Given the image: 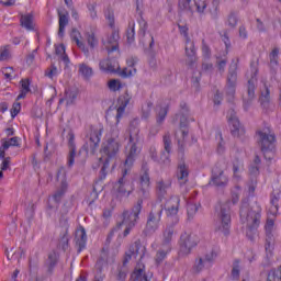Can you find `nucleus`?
Here are the masks:
<instances>
[{
  "label": "nucleus",
  "mask_w": 281,
  "mask_h": 281,
  "mask_svg": "<svg viewBox=\"0 0 281 281\" xmlns=\"http://www.w3.org/2000/svg\"><path fill=\"white\" fill-rule=\"evenodd\" d=\"M108 139L112 142H120V128H117V125L112 127L111 137Z\"/></svg>",
  "instance_id": "56"
},
{
  "label": "nucleus",
  "mask_w": 281,
  "mask_h": 281,
  "mask_svg": "<svg viewBox=\"0 0 281 281\" xmlns=\"http://www.w3.org/2000/svg\"><path fill=\"white\" fill-rule=\"evenodd\" d=\"M172 236H175V224L167 225L162 232V240L172 243Z\"/></svg>",
  "instance_id": "35"
},
{
  "label": "nucleus",
  "mask_w": 281,
  "mask_h": 281,
  "mask_svg": "<svg viewBox=\"0 0 281 281\" xmlns=\"http://www.w3.org/2000/svg\"><path fill=\"white\" fill-rule=\"evenodd\" d=\"M45 76L46 78H50V80H54L55 76H58V68H56V66H52L50 68H47L45 70Z\"/></svg>",
  "instance_id": "54"
},
{
  "label": "nucleus",
  "mask_w": 281,
  "mask_h": 281,
  "mask_svg": "<svg viewBox=\"0 0 281 281\" xmlns=\"http://www.w3.org/2000/svg\"><path fill=\"white\" fill-rule=\"evenodd\" d=\"M232 280H240V260L235 259L231 271Z\"/></svg>",
  "instance_id": "34"
},
{
  "label": "nucleus",
  "mask_w": 281,
  "mask_h": 281,
  "mask_svg": "<svg viewBox=\"0 0 281 281\" xmlns=\"http://www.w3.org/2000/svg\"><path fill=\"white\" fill-rule=\"evenodd\" d=\"M102 137V128L92 130L90 137L86 140L80 149V153L85 150L86 155H95L98 148L100 147V139Z\"/></svg>",
  "instance_id": "10"
},
{
  "label": "nucleus",
  "mask_w": 281,
  "mask_h": 281,
  "mask_svg": "<svg viewBox=\"0 0 281 281\" xmlns=\"http://www.w3.org/2000/svg\"><path fill=\"white\" fill-rule=\"evenodd\" d=\"M228 27H236V25H238V14L234 11H232L228 16H227V21H226Z\"/></svg>",
  "instance_id": "42"
},
{
  "label": "nucleus",
  "mask_w": 281,
  "mask_h": 281,
  "mask_svg": "<svg viewBox=\"0 0 281 281\" xmlns=\"http://www.w3.org/2000/svg\"><path fill=\"white\" fill-rule=\"evenodd\" d=\"M76 139V136L74 133L68 134V147H69V154H68V168H71L74 166L76 160V143L74 142Z\"/></svg>",
  "instance_id": "25"
},
{
  "label": "nucleus",
  "mask_w": 281,
  "mask_h": 281,
  "mask_svg": "<svg viewBox=\"0 0 281 281\" xmlns=\"http://www.w3.org/2000/svg\"><path fill=\"white\" fill-rule=\"evenodd\" d=\"M122 225L123 223H117L116 226L110 231L105 240L106 245H111V240H113V237L115 236V232H120V229H122Z\"/></svg>",
  "instance_id": "45"
},
{
  "label": "nucleus",
  "mask_w": 281,
  "mask_h": 281,
  "mask_svg": "<svg viewBox=\"0 0 281 281\" xmlns=\"http://www.w3.org/2000/svg\"><path fill=\"white\" fill-rule=\"evenodd\" d=\"M172 182L170 180L160 179L156 181V194L159 201H164L168 196V189L171 188Z\"/></svg>",
  "instance_id": "22"
},
{
  "label": "nucleus",
  "mask_w": 281,
  "mask_h": 281,
  "mask_svg": "<svg viewBox=\"0 0 281 281\" xmlns=\"http://www.w3.org/2000/svg\"><path fill=\"white\" fill-rule=\"evenodd\" d=\"M229 115L228 117V124L231 126V134L233 137L240 138L243 135H245V127L240 125V121L236 116V112L234 110L228 111Z\"/></svg>",
  "instance_id": "17"
},
{
  "label": "nucleus",
  "mask_w": 281,
  "mask_h": 281,
  "mask_svg": "<svg viewBox=\"0 0 281 281\" xmlns=\"http://www.w3.org/2000/svg\"><path fill=\"white\" fill-rule=\"evenodd\" d=\"M239 216L241 223L247 224L248 229H258L262 218V206L258 202L249 204V198H245L241 200Z\"/></svg>",
  "instance_id": "1"
},
{
  "label": "nucleus",
  "mask_w": 281,
  "mask_h": 281,
  "mask_svg": "<svg viewBox=\"0 0 281 281\" xmlns=\"http://www.w3.org/2000/svg\"><path fill=\"white\" fill-rule=\"evenodd\" d=\"M116 280H119V281L126 280V265L124 266V263H123V267L119 268V273L116 276Z\"/></svg>",
  "instance_id": "61"
},
{
  "label": "nucleus",
  "mask_w": 281,
  "mask_h": 281,
  "mask_svg": "<svg viewBox=\"0 0 281 281\" xmlns=\"http://www.w3.org/2000/svg\"><path fill=\"white\" fill-rule=\"evenodd\" d=\"M102 43L109 56H111L113 52L116 53V57L120 56V33L113 31L111 35L102 40Z\"/></svg>",
  "instance_id": "15"
},
{
  "label": "nucleus",
  "mask_w": 281,
  "mask_h": 281,
  "mask_svg": "<svg viewBox=\"0 0 281 281\" xmlns=\"http://www.w3.org/2000/svg\"><path fill=\"white\" fill-rule=\"evenodd\" d=\"M179 203H181V200L178 196H173L167 202L168 216H173L175 224L179 223V217L177 216Z\"/></svg>",
  "instance_id": "24"
},
{
  "label": "nucleus",
  "mask_w": 281,
  "mask_h": 281,
  "mask_svg": "<svg viewBox=\"0 0 281 281\" xmlns=\"http://www.w3.org/2000/svg\"><path fill=\"white\" fill-rule=\"evenodd\" d=\"M46 265L48 267V273H53L54 272V268L58 265V252L53 250L48 255V258L46 260Z\"/></svg>",
  "instance_id": "31"
},
{
  "label": "nucleus",
  "mask_w": 281,
  "mask_h": 281,
  "mask_svg": "<svg viewBox=\"0 0 281 281\" xmlns=\"http://www.w3.org/2000/svg\"><path fill=\"white\" fill-rule=\"evenodd\" d=\"M58 19H59L58 36L63 38L65 36V27L69 25V13L68 12L63 13L58 11Z\"/></svg>",
  "instance_id": "27"
},
{
  "label": "nucleus",
  "mask_w": 281,
  "mask_h": 281,
  "mask_svg": "<svg viewBox=\"0 0 281 281\" xmlns=\"http://www.w3.org/2000/svg\"><path fill=\"white\" fill-rule=\"evenodd\" d=\"M131 94H128V91H126L124 94L120 95L117 99L119 108L116 110V126L120 124V120L122 119V115H124V111H126V106H128V103L131 102Z\"/></svg>",
  "instance_id": "20"
},
{
  "label": "nucleus",
  "mask_w": 281,
  "mask_h": 281,
  "mask_svg": "<svg viewBox=\"0 0 281 281\" xmlns=\"http://www.w3.org/2000/svg\"><path fill=\"white\" fill-rule=\"evenodd\" d=\"M105 19L108 20L110 27H115V13L113 10L108 9L105 12Z\"/></svg>",
  "instance_id": "49"
},
{
  "label": "nucleus",
  "mask_w": 281,
  "mask_h": 281,
  "mask_svg": "<svg viewBox=\"0 0 281 281\" xmlns=\"http://www.w3.org/2000/svg\"><path fill=\"white\" fill-rule=\"evenodd\" d=\"M186 56H187V65L191 69H194V65L196 64V47L194 46V42L187 37L186 40Z\"/></svg>",
  "instance_id": "19"
},
{
  "label": "nucleus",
  "mask_w": 281,
  "mask_h": 281,
  "mask_svg": "<svg viewBox=\"0 0 281 281\" xmlns=\"http://www.w3.org/2000/svg\"><path fill=\"white\" fill-rule=\"evenodd\" d=\"M139 19H138V25H139V31L138 34L139 36H146V31L148 30V22L142 18V11H139Z\"/></svg>",
  "instance_id": "41"
},
{
  "label": "nucleus",
  "mask_w": 281,
  "mask_h": 281,
  "mask_svg": "<svg viewBox=\"0 0 281 281\" xmlns=\"http://www.w3.org/2000/svg\"><path fill=\"white\" fill-rule=\"evenodd\" d=\"M218 3H221V0H213L214 10L211 11V19L214 21L218 19Z\"/></svg>",
  "instance_id": "58"
},
{
  "label": "nucleus",
  "mask_w": 281,
  "mask_h": 281,
  "mask_svg": "<svg viewBox=\"0 0 281 281\" xmlns=\"http://www.w3.org/2000/svg\"><path fill=\"white\" fill-rule=\"evenodd\" d=\"M167 257H168V252L164 250H158L155 256V265L159 267V265H161Z\"/></svg>",
  "instance_id": "44"
},
{
  "label": "nucleus",
  "mask_w": 281,
  "mask_h": 281,
  "mask_svg": "<svg viewBox=\"0 0 281 281\" xmlns=\"http://www.w3.org/2000/svg\"><path fill=\"white\" fill-rule=\"evenodd\" d=\"M63 196H65V189H58V190L53 194V201H55L56 207H58V203H60Z\"/></svg>",
  "instance_id": "52"
},
{
  "label": "nucleus",
  "mask_w": 281,
  "mask_h": 281,
  "mask_svg": "<svg viewBox=\"0 0 281 281\" xmlns=\"http://www.w3.org/2000/svg\"><path fill=\"white\" fill-rule=\"evenodd\" d=\"M205 262L206 261L203 259V257H198L192 267L193 273H201V271L205 269Z\"/></svg>",
  "instance_id": "39"
},
{
  "label": "nucleus",
  "mask_w": 281,
  "mask_h": 281,
  "mask_svg": "<svg viewBox=\"0 0 281 281\" xmlns=\"http://www.w3.org/2000/svg\"><path fill=\"white\" fill-rule=\"evenodd\" d=\"M75 243L78 254L87 247V231L82 226H79L75 233Z\"/></svg>",
  "instance_id": "23"
},
{
  "label": "nucleus",
  "mask_w": 281,
  "mask_h": 281,
  "mask_svg": "<svg viewBox=\"0 0 281 281\" xmlns=\"http://www.w3.org/2000/svg\"><path fill=\"white\" fill-rule=\"evenodd\" d=\"M161 214H164V206L154 207L148 216L145 228L143 229V236L150 237L157 229H159V223H161Z\"/></svg>",
  "instance_id": "7"
},
{
  "label": "nucleus",
  "mask_w": 281,
  "mask_h": 281,
  "mask_svg": "<svg viewBox=\"0 0 281 281\" xmlns=\"http://www.w3.org/2000/svg\"><path fill=\"white\" fill-rule=\"evenodd\" d=\"M138 181V196L144 200L148 196V188H150V168L146 161H143L142 164Z\"/></svg>",
  "instance_id": "9"
},
{
  "label": "nucleus",
  "mask_w": 281,
  "mask_h": 281,
  "mask_svg": "<svg viewBox=\"0 0 281 281\" xmlns=\"http://www.w3.org/2000/svg\"><path fill=\"white\" fill-rule=\"evenodd\" d=\"M211 183L216 188H227L229 178L225 175V161H218L212 170Z\"/></svg>",
  "instance_id": "8"
},
{
  "label": "nucleus",
  "mask_w": 281,
  "mask_h": 281,
  "mask_svg": "<svg viewBox=\"0 0 281 281\" xmlns=\"http://www.w3.org/2000/svg\"><path fill=\"white\" fill-rule=\"evenodd\" d=\"M247 83V95L248 100L251 102L256 98V83L258 82V66L256 64H250V74L248 75Z\"/></svg>",
  "instance_id": "16"
},
{
  "label": "nucleus",
  "mask_w": 281,
  "mask_h": 281,
  "mask_svg": "<svg viewBox=\"0 0 281 281\" xmlns=\"http://www.w3.org/2000/svg\"><path fill=\"white\" fill-rule=\"evenodd\" d=\"M110 91H120L122 89V83L117 79H112L108 82Z\"/></svg>",
  "instance_id": "50"
},
{
  "label": "nucleus",
  "mask_w": 281,
  "mask_h": 281,
  "mask_svg": "<svg viewBox=\"0 0 281 281\" xmlns=\"http://www.w3.org/2000/svg\"><path fill=\"white\" fill-rule=\"evenodd\" d=\"M180 10H192V0H179Z\"/></svg>",
  "instance_id": "57"
},
{
  "label": "nucleus",
  "mask_w": 281,
  "mask_h": 281,
  "mask_svg": "<svg viewBox=\"0 0 281 281\" xmlns=\"http://www.w3.org/2000/svg\"><path fill=\"white\" fill-rule=\"evenodd\" d=\"M239 58L236 59V61H232L229 69H228V74H227V78H226V93H228V95H234V93H236V82L238 81V63H239Z\"/></svg>",
  "instance_id": "12"
},
{
  "label": "nucleus",
  "mask_w": 281,
  "mask_h": 281,
  "mask_svg": "<svg viewBox=\"0 0 281 281\" xmlns=\"http://www.w3.org/2000/svg\"><path fill=\"white\" fill-rule=\"evenodd\" d=\"M199 245L196 237L188 232L180 235L179 247L182 256H190L192 249Z\"/></svg>",
  "instance_id": "11"
},
{
  "label": "nucleus",
  "mask_w": 281,
  "mask_h": 281,
  "mask_svg": "<svg viewBox=\"0 0 281 281\" xmlns=\"http://www.w3.org/2000/svg\"><path fill=\"white\" fill-rule=\"evenodd\" d=\"M274 245H276V237L273 236V233H266V244H265L266 252L272 254Z\"/></svg>",
  "instance_id": "33"
},
{
  "label": "nucleus",
  "mask_w": 281,
  "mask_h": 281,
  "mask_svg": "<svg viewBox=\"0 0 281 281\" xmlns=\"http://www.w3.org/2000/svg\"><path fill=\"white\" fill-rule=\"evenodd\" d=\"M158 250L165 251L166 254H170L172 251V241H166L162 239L160 248Z\"/></svg>",
  "instance_id": "53"
},
{
  "label": "nucleus",
  "mask_w": 281,
  "mask_h": 281,
  "mask_svg": "<svg viewBox=\"0 0 281 281\" xmlns=\"http://www.w3.org/2000/svg\"><path fill=\"white\" fill-rule=\"evenodd\" d=\"M20 82H21V91H20V94L18 95L16 100L25 99V97L30 93V91H32L30 89V85H31L30 79H22Z\"/></svg>",
  "instance_id": "32"
},
{
  "label": "nucleus",
  "mask_w": 281,
  "mask_h": 281,
  "mask_svg": "<svg viewBox=\"0 0 281 281\" xmlns=\"http://www.w3.org/2000/svg\"><path fill=\"white\" fill-rule=\"evenodd\" d=\"M217 257L218 252H216V250L213 249L204 256V262H214V260H216Z\"/></svg>",
  "instance_id": "55"
},
{
  "label": "nucleus",
  "mask_w": 281,
  "mask_h": 281,
  "mask_svg": "<svg viewBox=\"0 0 281 281\" xmlns=\"http://www.w3.org/2000/svg\"><path fill=\"white\" fill-rule=\"evenodd\" d=\"M139 258V260H142V258H144V256H146V247H144L142 245L140 240H136L134 241L131 246L127 252H125V257L123 259V265L124 267H126V265H128V262L131 261V259L133 258Z\"/></svg>",
  "instance_id": "13"
},
{
  "label": "nucleus",
  "mask_w": 281,
  "mask_h": 281,
  "mask_svg": "<svg viewBox=\"0 0 281 281\" xmlns=\"http://www.w3.org/2000/svg\"><path fill=\"white\" fill-rule=\"evenodd\" d=\"M65 177H67V171L65 170V167H60L58 170H57V181H65Z\"/></svg>",
  "instance_id": "64"
},
{
  "label": "nucleus",
  "mask_w": 281,
  "mask_h": 281,
  "mask_svg": "<svg viewBox=\"0 0 281 281\" xmlns=\"http://www.w3.org/2000/svg\"><path fill=\"white\" fill-rule=\"evenodd\" d=\"M144 200L139 198L137 202L133 205L132 211L123 212V221L121 223H126V228L123 232V236L126 237L131 234V229L137 225V221H139V214H142V209L144 207Z\"/></svg>",
  "instance_id": "6"
},
{
  "label": "nucleus",
  "mask_w": 281,
  "mask_h": 281,
  "mask_svg": "<svg viewBox=\"0 0 281 281\" xmlns=\"http://www.w3.org/2000/svg\"><path fill=\"white\" fill-rule=\"evenodd\" d=\"M232 201L227 200L226 202L220 204L215 209V215L220 223L217 232L224 234V236H229V229L232 227Z\"/></svg>",
  "instance_id": "3"
},
{
  "label": "nucleus",
  "mask_w": 281,
  "mask_h": 281,
  "mask_svg": "<svg viewBox=\"0 0 281 281\" xmlns=\"http://www.w3.org/2000/svg\"><path fill=\"white\" fill-rule=\"evenodd\" d=\"M76 98H78V89L76 88H68L65 90L64 99L59 100V104L66 101V104H74L76 102Z\"/></svg>",
  "instance_id": "28"
},
{
  "label": "nucleus",
  "mask_w": 281,
  "mask_h": 281,
  "mask_svg": "<svg viewBox=\"0 0 281 281\" xmlns=\"http://www.w3.org/2000/svg\"><path fill=\"white\" fill-rule=\"evenodd\" d=\"M10 146H20L19 145V137L14 136L12 138H10L9 140H4L2 143V147L4 150H8V148H10Z\"/></svg>",
  "instance_id": "46"
},
{
  "label": "nucleus",
  "mask_w": 281,
  "mask_h": 281,
  "mask_svg": "<svg viewBox=\"0 0 281 281\" xmlns=\"http://www.w3.org/2000/svg\"><path fill=\"white\" fill-rule=\"evenodd\" d=\"M34 15L32 13H27L25 15H21L20 25L25 27V30L32 31L34 30Z\"/></svg>",
  "instance_id": "29"
},
{
  "label": "nucleus",
  "mask_w": 281,
  "mask_h": 281,
  "mask_svg": "<svg viewBox=\"0 0 281 281\" xmlns=\"http://www.w3.org/2000/svg\"><path fill=\"white\" fill-rule=\"evenodd\" d=\"M202 54L204 58H210L212 56V50L210 49V46L205 44V41H202Z\"/></svg>",
  "instance_id": "60"
},
{
  "label": "nucleus",
  "mask_w": 281,
  "mask_h": 281,
  "mask_svg": "<svg viewBox=\"0 0 281 281\" xmlns=\"http://www.w3.org/2000/svg\"><path fill=\"white\" fill-rule=\"evenodd\" d=\"M70 36H71L72 41H75V43L79 47V49H81L83 52V54H86V56H89V48H87L85 46V43H82L79 40L80 32H78V30H76V29H72Z\"/></svg>",
  "instance_id": "30"
},
{
  "label": "nucleus",
  "mask_w": 281,
  "mask_h": 281,
  "mask_svg": "<svg viewBox=\"0 0 281 281\" xmlns=\"http://www.w3.org/2000/svg\"><path fill=\"white\" fill-rule=\"evenodd\" d=\"M60 225H63L64 231L59 237V247L63 251H67L69 249V223H67V218H61Z\"/></svg>",
  "instance_id": "21"
},
{
  "label": "nucleus",
  "mask_w": 281,
  "mask_h": 281,
  "mask_svg": "<svg viewBox=\"0 0 281 281\" xmlns=\"http://www.w3.org/2000/svg\"><path fill=\"white\" fill-rule=\"evenodd\" d=\"M139 128L131 127L130 128V140L126 148V159H125V168H132L133 164L137 159L139 153H142V148L139 147Z\"/></svg>",
  "instance_id": "4"
},
{
  "label": "nucleus",
  "mask_w": 281,
  "mask_h": 281,
  "mask_svg": "<svg viewBox=\"0 0 281 281\" xmlns=\"http://www.w3.org/2000/svg\"><path fill=\"white\" fill-rule=\"evenodd\" d=\"M189 176H190V171L188 170L186 162L180 161L178 164V169H177V179H178L180 186L188 183Z\"/></svg>",
  "instance_id": "26"
},
{
  "label": "nucleus",
  "mask_w": 281,
  "mask_h": 281,
  "mask_svg": "<svg viewBox=\"0 0 281 281\" xmlns=\"http://www.w3.org/2000/svg\"><path fill=\"white\" fill-rule=\"evenodd\" d=\"M151 109H153V102H148L146 108H143V117H144V120H148V117H150Z\"/></svg>",
  "instance_id": "63"
},
{
  "label": "nucleus",
  "mask_w": 281,
  "mask_h": 281,
  "mask_svg": "<svg viewBox=\"0 0 281 281\" xmlns=\"http://www.w3.org/2000/svg\"><path fill=\"white\" fill-rule=\"evenodd\" d=\"M279 56H280V48L274 47L269 54L270 67H278V65H280Z\"/></svg>",
  "instance_id": "36"
},
{
  "label": "nucleus",
  "mask_w": 281,
  "mask_h": 281,
  "mask_svg": "<svg viewBox=\"0 0 281 281\" xmlns=\"http://www.w3.org/2000/svg\"><path fill=\"white\" fill-rule=\"evenodd\" d=\"M99 67L103 71H110V74H115V66L111 64V60L109 59L101 60Z\"/></svg>",
  "instance_id": "40"
},
{
  "label": "nucleus",
  "mask_w": 281,
  "mask_h": 281,
  "mask_svg": "<svg viewBox=\"0 0 281 281\" xmlns=\"http://www.w3.org/2000/svg\"><path fill=\"white\" fill-rule=\"evenodd\" d=\"M256 135H258L257 144L263 153L265 159L271 160L273 156H267L269 153H273L276 150V134L271 131H257Z\"/></svg>",
  "instance_id": "5"
},
{
  "label": "nucleus",
  "mask_w": 281,
  "mask_h": 281,
  "mask_svg": "<svg viewBox=\"0 0 281 281\" xmlns=\"http://www.w3.org/2000/svg\"><path fill=\"white\" fill-rule=\"evenodd\" d=\"M79 74L85 78V80H89L91 76H93V68H91L87 64L79 65Z\"/></svg>",
  "instance_id": "37"
},
{
  "label": "nucleus",
  "mask_w": 281,
  "mask_h": 281,
  "mask_svg": "<svg viewBox=\"0 0 281 281\" xmlns=\"http://www.w3.org/2000/svg\"><path fill=\"white\" fill-rule=\"evenodd\" d=\"M120 153V140H106L102 144L101 154L102 157L99 158V164L102 165L101 170L99 172V179L102 181L106 179V170H109V166L111 164V159H115L117 154Z\"/></svg>",
  "instance_id": "2"
},
{
  "label": "nucleus",
  "mask_w": 281,
  "mask_h": 281,
  "mask_svg": "<svg viewBox=\"0 0 281 281\" xmlns=\"http://www.w3.org/2000/svg\"><path fill=\"white\" fill-rule=\"evenodd\" d=\"M21 113V103L20 102H14L12 108H11V117H15Z\"/></svg>",
  "instance_id": "59"
},
{
  "label": "nucleus",
  "mask_w": 281,
  "mask_h": 281,
  "mask_svg": "<svg viewBox=\"0 0 281 281\" xmlns=\"http://www.w3.org/2000/svg\"><path fill=\"white\" fill-rule=\"evenodd\" d=\"M87 43L89 47H91V49H94L95 47H98V38H95L94 33L87 34Z\"/></svg>",
  "instance_id": "47"
},
{
  "label": "nucleus",
  "mask_w": 281,
  "mask_h": 281,
  "mask_svg": "<svg viewBox=\"0 0 281 281\" xmlns=\"http://www.w3.org/2000/svg\"><path fill=\"white\" fill-rule=\"evenodd\" d=\"M243 168H244L243 160L235 158V160L233 161V171L235 177H238V172H240Z\"/></svg>",
  "instance_id": "48"
},
{
  "label": "nucleus",
  "mask_w": 281,
  "mask_h": 281,
  "mask_svg": "<svg viewBox=\"0 0 281 281\" xmlns=\"http://www.w3.org/2000/svg\"><path fill=\"white\" fill-rule=\"evenodd\" d=\"M187 212L189 216H194V214L199 212V206H196V204L189 203L187 205Z\"/></svg>",
  "instance_id": "62"
},
{
  "label": "nucleus",
  "mask_w": 281,
  "mask_h": 281,
  "mask_svg": "<svg viewBox=\"0 0 281 281\" xmlns=\"http://www.w3.org/2000/svg\"><path fill=\"white\" fill-rule=\"evenodd\" d=\"M126 175H128V168H125L123 170L122 177L114 184V190L121 196H124V194H127V196H130L133 193V187L131 186V180H128V178H126Z\"/></svg>",
  "instance_id": "14"
},
{
  "label": "nucleus",
  "mask_w": 281,
  "mask_h": 281,
  "mask_svg": "<svg viewBox=\"0 0 281 281\" xmlns=\"http://www.w3.org/2000/svg\"><path fill=\"white\" fill-rule=\"evenodd\" d=\"M271 100V91L269 90V87L267 83H265V91L261 92V95L259 98V102L262 106H267Z\"/></svg>",
  "instance_id": "38"
},
{
  "label": "nucleus",
  "mask_w": 281,
  "mask_h": 281,
  "mask_svg": "<svg viewBox=\"0 0 281 281\" xmlns=\"http://www.w3.org/2000/svg\"><path fill=\"white\" fill-rule=\"evenodd\" d=\"M167 115H168V110L166 108H160L156 119L157 124H164V120H166Z\"/></svg>",
  "instance_id": "51"
},
{
  "label": "nucleus",
  "mask_w": 281,
  "mask_h": 281,
  "mask_svg": "<svg viewBox=\"0 0 281 281\" xmlns=\"http://www.w3.org/2000/svg\"><path fill=\"white\" fill-rule=\"evenodd\" d=\"M126 38L127 43H133L135 41V22L132 24H128L127 31H126Z\"/></svg>",
  "instance_id": "43"
},
{
  "label": "nucleus",
  "mask_w": 281,
  "mask_h": 281,
  "mask_svg": "<svg viewBox=\"0 0 281 281\" xmlns=\"http://www.w3.org/2000/svg\"><path fill=\"white\" fill-rule=\"evenodd\" d=\"M162 144L165 151L160 155V160L165 166L170 164V153H172V137L170 136V132H167L162 136Z\"/></svg>",
  "instance_id": "18"
}]
</instances>
